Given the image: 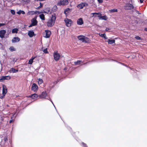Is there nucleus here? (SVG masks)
Segmentation results:
<instances>
[{"mask_svg": "<svg viewBox=\"0 0 147 147\" xmlns=\"http://www.w3.org/2000/svg\"><path fill=\"white\" fill-rule=\"evenodd\" d=\"M82 62V61L81 60H78L76 61H75L74 62V63L75 64V65H80V64Z\"/></svg>", "mask_w": 147, "mask_h": 147, "instance_id": "7c9ffc66", "label": "nucleus"}, {"mask_svg": "<svg viewBox=\"0 0 147 147\" xmlns=\"http://www.w3.org/2000/svg\"><path fill=\"white\" fill-rule=\"evenodd\" d=\"M111 60L112 61H113L116 62H117V61L116 60H114V59H111Z\"/></svg>", "mask_w": 147, "mask_h": 147, "instance_id": "0e129e2a", "label": "nucleus"}, {"mask_svg": "<svg viewBox=\"0 0 147 147\" xmlns=\"http://www.w3.org/2000/svg\"><path fill=\"white\" fill-rule=\"evenodd\" d=\"M99 35L102 38H104L105 39H107V37L105 33L102 34L99 33Z\"/></svg>", "mask_w": 147, "mask_h": 147, "instance_id": "b1692460", "label": "nucleus"}, {"mask_svg": "<svg viewBox=\"0 0 147 147\" xmlns=\"http://www.w3.org/2000/svg\"><path fill=\"white\" fill-rule=\"evenodd\" d=\"M9 49L11 51H14L15 50V49L13 47H11Z\"/></svg>", "mask_w": 147, "mask_h": 147, "instance_id": "4c0bfd02", "label": "nucleus"}, {"mask_svg": "<svg viewBox=\"0 0 147 147\" xmlns=\"http://www.w3.org/2000/svg\"><path fill=\"white\" fill-rule=\"evenodd\" d=\"M77 7L78 8L80 9H82L84 7V5L83 4V2H82L78 4L77 5Z\"/></svg>", "mask_w": 147, "mask_h": 147, "instance_id": "4be33fe9", "label": "nucleus"}, {"mask_svg": "<svg viewBox=\"0 0 147 147\" xmlns=\"http://www.w3.org/2000/svg\"><path fill=\"white\" fill-rule=\"evenodd\" d=\"M20 40V38L18 37H14L12 40L11 41L12 43H16L19 42Z\"/></svg>", "mask_w": 147, "mask_h": 147, "instance_id": "4468645a", "label": "nucleus"}, {"mask_svg": "<svg viewBox=\"0 0 147 147\" xmlns=\"http://www.w3.org/2000/svg\"><path fill=\"white\" fill-rule=\"evenodd\" d=\"M18 69H16L14 68H12L9 70V71L10 73H15L18 72Z\"/></svg>", "mask_w": 147, "mask_h": 147, "instance_id": "a211bd4d", "label": "nucleus"}, {"mask_svg": "<svg viewBox=\"0 0 147 147\" xmlns=\"http://www.w3.org/2000/svg\"><path fill=\"white\" fill-rule=\"evenodd\" d=\"M58 82H59L58 80H57L54 82L53 83V85H52L51 86H50L49 87L50 88V89H51L52 88H53L55 86V85H56L57 84Z\"/></svg>", "mask_w": 147, "mask_h": 147, "instance_id": "393cba45", "label": "nucleus"}, {"mask_svg": "<svg viewBox=\"0 0 147 147\" xmlns=\"http://www.w3.org/2000/svg\"><path fill=\"white\" fill-rule=\"evenodd\" d=\"M38 96L37 94H36L34 93L28 96V97L32 99H34L36 98Z\"/></svg>", "mask_w": 147, "mask_h": 147, "instance_id": "f3484780", "label": "nucleus"}, {"mask_svg": "<svg viewBox=\"0 0 147 147\" xmlns=\"http://www.w3.org/2000/svg\"><path fill=\"white\" fill-rule=\"evenodd\" d=\"M5 25V24L4 23H0V27L4 26Z\"/></svg>", "mask_w": 147, "mask_h": 147, "instance_id": "49530a36", "label": "nucleus"}, {"mask_svg": "<svg viewBox=\"0 0 147 147\" xmlns=\"http://www.w3.org/2000/svg\"><path fill=\"white\" fill-rule=\"evenodd\" d=\"M16 113H15L14 114H13L12 116L11 117V119H12L14 117V115H15Z\"/></svg>", "mask_w": 147, "mask_h": 147, "instance_id": "4d7b16f0", "label": "nucleus"}, {"mask_svg": "<svg viewBox=\"0 0 147 147\" xmlns=\"http://www.w3.org/2000/svg\"><path fill=\"white\" fill-rule=\"evenodd\" d=\"M11 78L9 76H2L0 78V82H3L5 80H9Z\"/></svg>", "mask_w": 147, "mask_h": 147, "instance_id": "0eeeda50", "label": "nucleus"}, {"mask_svg": "<svg viewBox=\"0 0 147 147\" xmlns=\"http://www.w3.org/2000/svg\"><path fill=\"white\" fill-rule=\"evenodd\" d=\"M83 4L84 5V7L85 6H88V4L87 3H85V2H83Z\"/></svg>", "mask_w": 147, "mask_h": 147, "instance_id": "37998d69", "label": "nucleus"}, {"mask_svg": "<svg viewBox=\"0 0 147 147\" xmlns=\"http://www.w3.org/2000/svg\"><path fill=\"white\" fill-rule=\"evenodd\" d=\"M67 129H68L69 130H70L71 129V127H69L68 126L67 127Z\"/></svg>", "mask_w": 147, "mask_h": 147, "instance_id": "680f3d73", "label": "nucleus"}, {"mask_svg": "<svg viewBox=\"0 0 147 147\" xmlns=\"http://www.w3.org/2000/svg\"><path fill=\"white\" fill-rule=\"evenodd\" d=\"M43 82V80L39 78L38 79V84H42Z\"/></svg>", "mask_w": 147, "mask_h": 147, "instance_id": "f704fd0d", "label": "nucleus"}, {"mask_svg": "<svg viewBox=\"0 0 147 147\" xmlns=\"http://www.w3.org/2000/svg\"><path fill=\"white\" fill-rule=\"evenodd\" d=\"M81 145L83 147H88V146L87 145V144L84 143V142H82L81 143Z\"/></svg>", "mask_w": 147, "mask_h": 147, "instance_id": "c9c22d12", "label": "nucleus"}, {"mask_svg": "<svg viewBox=\"0 0 147 147\" xmlns=\"http://www.w3.org/2000/svg\"><path fill=\"white\" fill-rule=\"evenodd\" d=\"M33 26H34V25L32 24L31 23V24L29 26V27H32Z\"/></svg>", "mask_w": 147, "mask_h": 147, "instance_id": "09e8293b", "label": "nucleus"}, {"mask_svg": "<svg viewBox=\"0 0 147 147\" xmlns=\"http://www.w3.org/2000/svg\"><path fill=\"white\" fill-rule=\"evenodd\" d=\"M141 3H142L144 0H139Z\"/></svg>", "mask_w": 147, "mask_h": 147, "instance_id": "bf43d9fd", "label": "nucleus"}, {"mask_svg": "<svg viewBox=\"0 0 147 147\" xmlns=\"http://www.w3.org/2000/svg\"><path fill=\"white\" fill-rule=\"evenodd\" d=\"M70 9L69 8H67L65 9L64 11V13L65 15H67V13L69 12V11L70 10Z\"/></svg>", "mask_w": 147, "mask_h": 147, "instance_id": "c85d7f7f", "label": "nucleus"}, {"mask_svg": "<svg viewBox=\"0 0 147 147\" xmlns=\"http://www.w3.org/2000/svg\"><path fill=\"white\" fill-rule=\"evenodd\" d=\"M144 30L145 31H147V28H145Z\"/></svg>", "mask_w": 147, "mask_h": 147, "instance_id": "69168bd1", "label": "nucleus"}, {"mask_svg": "<svg viewBox=\"0 0 147 147\" xmlns=\"http://www.w3.org/2000/svg\"><path fill=\"white\" fill-rule=\"evenodd\" d=\"M45 9H44V10H43L42 11V13H46V12L45 11Z\"/></svg>", "mask_w": 147, "mask_h": 147, "instance_id": "5fc2aeb1", "label": "nucleus"}, {"mask_svg": "<svg viewBox=\"0 0 147 147\" xmlns=\"http://www.w3.org/2000/svg\"><path fill=\"white\" fill-rule=\"evenodd\" d=\"M110 12H116L117 11V9H111L110 10Z\"/></svg>", "mask_w": 147, "mask_h": 147, "instance_id": "72a5a7b5", "label": "nucleus"}, {"mask_svg": "<svg viewBox=\"0 0 147 147\" xmlns=\"http://www.w3.org/2000/svg\"><path fill=\"white\" fill-rule=\"evenodd\" d=\"M40 6L36 8L37 9H39L41 8L43 6V4L41 2H39Z\"/></svg>", "mask_w": 147, "mask_h": 147, "instance_id": "e433bc0d", "label": "nucleus"}, {"mask_svg": "<svg viewBox=\"0 0 147 147\" xmlns=\"http://www.w3.org/2000/svg\"><path fill=\"white\" fill-rule=\"evenodd\" d=\"M124 8L125 10H131L134 8V6L132 4L128 3L124 6Z\"/></svg>", "mask_w": 147, "mask_h": 147, "instance_id": "f257e3e1", "label": "nucleus"}, {"mask_svg": "<svg viewBox=\"0 0 147 147\" xmlns=\"http://www.w3.org/2000/svg\"><path fill=\"white\" fill-rule=\"evenodd\" d=\"M36 14V11H29L28 13V15H32L34 14Z\"/></svg>", "mask_w": 147, "mask_h": 147, "instance_id": "5701e85b", "label": "nucleus"}, {"mask_svg": "<svg viewBox=\"0 0 147 147\" xmlns=\"http://www.w3.org/2000/svg\"><path fill=\"white\" fill-rule=\"evenodd\" d=\"M45 31V37L47 38H49L51 34V32L49 30H46Z\"/></svg>", "mask_w": 147, "mask_h": 147, "instance_id": "1a4fd4ad", "label": "nucleus"}, {"mask_svg": "<svg viewBox=\"0 0 147 147\" xmlns=\"http://www.w3.org/2000/svg\"><path fill=\"white\" fill-rule=\"evenodd\" d=\"M18 29L17 28L13 29L12 30V33H17L18 32Z\"/></svg>", "mask_w": 147, "mask_h": 147, "instance_id": "bb28decb", "label": "nucleus"}, {"mask_svg": "<svg viewBox=\"0 0 147 147\" xmlns=\"http://www.w3.org/2000/svg\"><path fill=\"white\" fill-rule=\"evenodd\" d=\"M47 95V93L46 91L43 92H42L41 94L39 95L38 96L40 98H45Z\"/></svg>", "mask_w": 147, "mask_h": 147, "instance_id": "9b49d317", "label": "nucleus"}, {"mask_svg": "<svg viewBox=\"0 0 147 147\" xmlns=\"http://www.w3.org/2000/svg\"><path fill=\"white\" fill-rule=\"evenodd\" d=\"M135 38L136 39L139 40H142V38L140 37V36H136L135 37Z\"/></svg>", "mask_w": 147, "mask_h": 147, "instance_id": "58836bf2", "label": "nucleus"}, {"mask_svg": "<svg viewBox=\"0 0 147 147\" xmlns=\"http://www.w3.org/2000/svg\"><path fill=\"white\" fill-rule=\"evenodd\" d=\"M52 22H51V21L50 22H48L47 23V26L49 27H51L52 26H53V25H52Z\"/></svg>", "mask_w": 147, "mask_h": 147, "instance_id": "2f4dec72", "label": "nucleus"}, {"mask_svg": "<svg viewBox=\"0 0 147 147\" xmlns=\"http://www.w3.org/2000/svg\"><path fill=\"white\" fill-rule=\"evenodd\" d=\"M54 59L56 61H57L60 57V54L57 52H55L53 54Z\"/></svg>", "mask_w": 147, "mask_h": 147, "instance_id": "39448f33", "label": "nucleus"}, {"mask_svg": "<svg viewBox=\"0 0 147 147\" xmlns=\"http://www.w3.org/2000/svg\"><path fill=\"white\" fill-rule=\"evenodd\" d=\"M31 90L36 92L37 91L38 89V87L37 84L35 83H33L31 87Z\"/></svg>", "mask_w": 147, "mask_h": 147, "instance_id": "20e7f679", "label": "nucleus"}, {"mask_svg": "<svg viewBox=\"0 0 147 147\" xmlns=\"http://www.w3.org/2000/svg\"><path fill=\"white\" fill-rule=\"evenodd\" d=\"M36 57H34L33 56L32 57L31 59H30L31 60H33Z\"/></svg>", "mask_w": 147, "mask_h": 147, "instance_id": "6e6d98bb", "label": "nucleus"}, {"mask_svg": "<svg viewBox=\"0 0 147 147\" xmlns=\"http://www.w3.org/2000/svg\"><path fill=\"white\" fill-rule=\"evenodd\" d=\"M90 40L88 38L85 36L84 40L82 42L85 43H89L90 42Z\"/></svg>", "mask_w": 147, "mask_h": 147, "instance_id": "6ab92c4d", "label": "nucleus"}, {"mask_svg": "<svg viewBox=\"0 0 147 147\" xmlns=\"http://www.w3.org/2000/svg\"><path fill=\"white\" fill-rule=\"evenodd\" d=\"M69 3L67 0H61L60 1L58 2L57 3L58 5L61 6V5H65L68 4Z\"/></svg>", "mask_w": 147, "mask_h": 147, "instance_id": "f03ea898", "label": "nucleus"}, {"mask_svg": "<svg viewBox=\"0 0 147 147\" xmlns=\"http://www.w3.org/2000/svg\"><path fill=\"white\" fill-rule=\"evenodd\" d=\"M6 30H0V37L3 38L4 37V36L6 33Z\"/></svg>", "mask_w": 147, "mask_h": 147, "instance_id": "6e6552de", "label": "nucleus"}, {"mask_svg": "<svg viewBox=\"0 0 147 147\" xmlns=\"http://www.w3.org/2000/svg\"><path fill=\"white\" fill-rule=\"evenodd\" d=\"M54 7H55V9H56H56H57V6L56 5H55L54 6Z\"/></svg>", "mask_w": 147, "mask_h": 147, "instance_id": "774afa93", "label": "nucleus"}, {"mask_svg": "<svg viewBox=\"0 0 147 147\" xmlns=\"http://www.w3.org/2000/svg\"><path fill=\"white\" fill-rule=\"evenodd\" d=\"M64 21L65 23L66 26L67 27H69L71 25V23L72 22L71 20L66 18L65 19Z\"/></svg>", "mask_w": 147, "mask_h": 147, "instance_id": "7ed1b4c3", "label": "nucleus"}, {"mask_svg": "<svg viewBox=\"0 0 147 147\" xmlns=\"http://www.w3.org/2000/svg\"><path fill=\"white\" fill-rule=\"evenodd\" d=\"M97 1L99 3H102L103 2V0H97Z\"/></svg>", "mask_w": 147, "mask_h": 147, "instance_id": "a18cd8bd", "label": "nucleus"}, {"mask_svg": "<svg viewBox=\"0 0 147 147\" xmlns=\"http://www.w3.org/2000/svg\"><path fill=\"white\" fill-rule=\"evenodd\" d=\"M107 42L109 44L111 45L115 43V40L114 39L111 40L109 39L107 40Z\"/></svg>", "mask_w": 147, "mask_h": 147, "instance_id": "aec40b11", "label": "nucleus"}, {"mask_svg": "<svg viewBox=\"0 0 147 147\" xmlns=\"http://www.w3.org/2000/svg\"><path fill=\"white\" fill-rule=\"evenodd\" d=\"M56 19V15L55 13H54L52 15V17L51 18L50 21L53 24V25L55 23V21Z\"/></svg>", "mask_w": 147, "mask_h": 147, "instance_id": "9d476101", "label": "nucleus"}, {"mask_svg": "<svg viewBox=\"0 0 147 147\" xmlns=\"http://www.w3.org/2000/svg\"><path fill=\"white\" fill-rule=\"evenodd\" d=\"M36 14H39L41 13H42V12L39 11H36Z\"/></svg>", "mask_w": 147, "mask_h": 147, "instance_id": "603ef678", "label": "nucleus"}, {"mask_svg": "<svg viewBox=\"0 0 147 147\" xmlns=\"http://www.w3.org/2000/svg\"><path fill=\"white\" fill-rule=\"evenodd\" d=\"M117 62L119 63V64H120L122 65H123V66L125 64L124 63H121V62H119V61H117Z\"/></svg>", "mask_w": 147, "mask_h": 147, "instance_id": "de8ad7c7", "label": "nucleus"}, {"mask_svg": "<svg viewBox=\"0 0 147 147\" xmlns=\"http://www.w3.org/2000/svg\"><path fill=\"white\" fill-rule=\"evenodd\" d=\"M14 121V119H11V120H10L9 121V123H12L13 121Z\"/></svg>", "mask_w": 147, "mask_h": 147, "instance_id": "3c124183", "label": "nucleus"}, {"mask_svg": "<svg viewBox=\"0 0 147 147\" xmlns=\"http://www.w3.org/2000/svg\"><path fill=\"white\" fill-rule=\"evenodd\" d=\"M7 92V89L6 86L5 85H3L2 94L5 95Z\"/></svg>", "mask_w": 147, "mask_h": 147, "instance_id": "f8f14e48", "label": "nucleus"}, {"mask_svg": "<svg viewBox=\"0 0 147 147\" xmlns=\"http://www.w3.org/2000/svg\"><path fill=\"white\" fill-rule=\"evenodd\" d=\"M17 13L19 15H20L21 14H25V12L23 10H20L18 11L17 12Z\"/></svg>", "mask_w": 147, "mask_h": 147, "instance_id": "c756f323", "label": "nucleus"}, {"mask_svg": "<svg viewBox=\"0 0 147 147\" xmlns=\"http://www.w3.org/2000/svg\"><path fill=\"white\" fill-rule=\"evenodd\" d=\"M84 23L83 19L82 18L78 19L77 21V24L78 25H82Z\"/></svg>", "mask_w": 147, "mask_h": 147, "instance_id": "dca6fc26", "label": "nucleus"}, {"mask_svg": "<svg viewBox=\"0 0 147 147\" xmlns=\"http://www.w3.org/2000/svg\"><path fill=\"white\" fill-rule=\"evenodd\" d=\"M23 1L27 3H29L30 1V0H22Z\"/></svg>", "mask_w": 147, "mask_h": 147, "instance_id": "c03bdc74", "label": "nucleus"}, {"mask_svg": "<svg viewBox=\"0 0 147 147\" xmlns=\"http://www.w3.org/2000/svg\"><path fill=\"white\" fill-rule=\"evenodd\" d=\"M111 30V28H107L105 30L106 31H108Z\"/></svg>", "mask_w": 147, "mask_h": 147, "instance_id": "8fccbe9b", "label": "nucleus"}, {"mask_svg": "<svg viewBox=\"0 0 147 147\" xmlns=\"http://www.w3.org/2000/svg\"><path fill=\"white\" fill-rule=\"evenodd\" d=\"M124 66H126L127 67H129V68H130V69H131V68L130 67H128L127 65H126L125 64V65H124Z\"/></svg>", "mask_w": 147, "mask_h": 147, "instance_id": "052dcab7", "label": "nucleus"}, {"mask_svg": "<svg viewBox=\"0 0 147 147\" xmlns=\"http://www.w3.org/2000/svg\"><path fill=\"white\" fill-rule=\"evenodd\" d=\"M45 11L47 12L46 13L47 14L49 13H51V12H50V9L49 7H46L45 9Z\"/></svg>", "mask_w": 147, "mask_h": 147, "instance_id": "cd10ccee", "label": "nucleus"}, {"mask_svg": "<svg viewBox=\"0 0 147 147\" xmlns=\"http://www.w3.org/2000/svg\"><path fill=\"white\" fill-rule=\"evenodd\" d=\"M135 11L138 14H141V13H140L137 10H135Z\"/></svg>", "mask_w": 147, "mask_h": 147, "instance_id": "864d4df0", "label": "nucleus"}, {"mask_svg": "<svg viewBox=\"0 0 147 147\" xmlns=\"http://www.w3.org/2000/svg\"><path fill=\"white\" fill-rule=\"evenodd\" d=\"M85 36L82 35H79L78 36V38L79 40L82 41V42L84 40Z\"/></svg>", "mask_w": 147, "mask_h": 147, "instance_id": "412c9836", "label": "nucleus"}, {"mask_svg": "<svg viewBox=\"0 0 147 147\" xmlns=\"http://www.w3.org/2000/svg\"><path fill=\"white\" fill-rule=\"evenodd\" d=\"M33 61L32 60H31L30 59L29 60V61H28V64H32V63H33Z\"/></svg>", "mask_w": 147, "mask_h": 147, "instance_id": "79ce46f5", "label": "nucleus"}, {"mask_svg": "<svg viewBox=\"0 0 147 147\" xmlns=\"http://www.w3.org/2000/svg\"><path fill=\"white\" fill-rule=\"evenodd\" d=\"M100 14V13H97V12L93 13H91V14H92L93 15V16H94V17H97V16L95 15V14H96V15H98V16H98V15H99V14Z\"/></svg>", "mask_w": 147, "mask_h": 147, "instance_id": "473e14b6", "label": "nucleus"}, {"mask_svg": "<svg viewBox=\"0 0 147 147\" xmlns=\"http://www.w3.org/2000/svg\"><path fill=\"white\" fill-rule=\"evenodd\" d=\"M31 22L34 26L36 25L38 23V21L36 20V17H35L33 18L31 20Z\"/></svg>", "mask_w": 147, "mask_h": 147, "instance_id": "ddd939ff", "label": "nucleus"}, {"mask_svg": "<svg viewBox=\"0 0 147 147\" xmlns=\"http://www.w3.org/2000/svg\"><path fill=\"white\" fill-rule=\"evenodd\" d=\"M11 13L13 15H14L15 14V11L14 10L11 9L10 10Z\"/></svg>", "mask_w": 147, "mask_h": 147, "instance_id": "ea45409f", "label": "nucleus"}, {"mask_svg": "<svg viewBox=\"0 0 147 147\" xmlns=\"http://www.w3.org/2000/svg\"><path fill=\"white\" fill-rule=\"evenodd\" d=\"M5 96V95H3L2 96H0V98L1 99L3 98Z\"/></svg>", "mask_w": 147, "mask_h": 147, "instance_id": "e2e57ef3", "label": "nucleus"}, {"mask_svg": "<svg viewBox=\"0 0 147 147\" xmlns=\"http://www.w3.org/2000/svg\"><path fill=\"white\" fill-rule=\"evenodd\" d=\"M42 51L44 52V53H48V52L47 51V48H45Z\"/></svg>", "mask_w": 147, "mask_h": 147, "instance_id": "a19ab883", "label": "nucleus"}, {"mask_svg": "<svg viewBox=\"0 0 147 147\" xmlns=\"http://www.w3.org/2000/svg\"><path fill=\"white\" fill-rule=\"evenodd\" d=\"M98 17L99 19L100 20H106L108 19V17L106 15H104L102 16L101 13L98 16Z\"/></svg>", "mask_w": 147, "mask_h": 147, "instance_id": "423d86ee", "label": "nucleus"}, {"mask_svg": "<svg viewBox=\"0 0 147 147\" xmlns=\"http://www.w3.org/2000/svg\"><path fill=\"white\" fill-rule=\"evenodd\" d=\"M40 18L42 20H45V16L44 15L43 13H41L39 15Z\"/></svg>", "mask_w": 147, "mask_h": 147, "instance_id": "a878e982", "label": "nucleus"}, {"mask_svg": "<svg viewBox=\"0 0 147 147\" xmlns=\"http://www.w3.org/2000/svg\"><path fill=\"white\" fill-rule=\"evenodd\" d=\"M50 101H51V102L53 104V105L54 106V107L55 108V109H56V108H55V106L54 105V104H53V102L51 100H50Z\"/></svg>", "mask_w": 147, "mask_h": 147, "instance_id": "13d9d810", "label": "nucleus"}, {"mask_svg": "<svg viewBox=\"0 0 147 147\" xmlns=\"http://www.w3.org/2000/svg\"><path fill=\"white\" fill-rule=\"evenodd\" d=\"M0 64L1 65V70H2V64L1 63V62H0Z\"/></svg>", "mask_w": 147, "mask_h": 147, "instance_id": "338daca9", "label": "nucleus"}, {"mask_svg": "<svg viewBox=\"0 0 147 147\" xmlns=\"http://www.w3.org/2000/svg\"><path fill=\"white\" fill-rule=\"evenodd\" d=\"M28 35L30 37H32L35 35L34 32L32 30L29 31L28 32Z\"/></svg>", "mask_w": 147, "mask_h": 147, "instance_id": "2eb2a0df", "label": "nucleus"}]
</instances>
